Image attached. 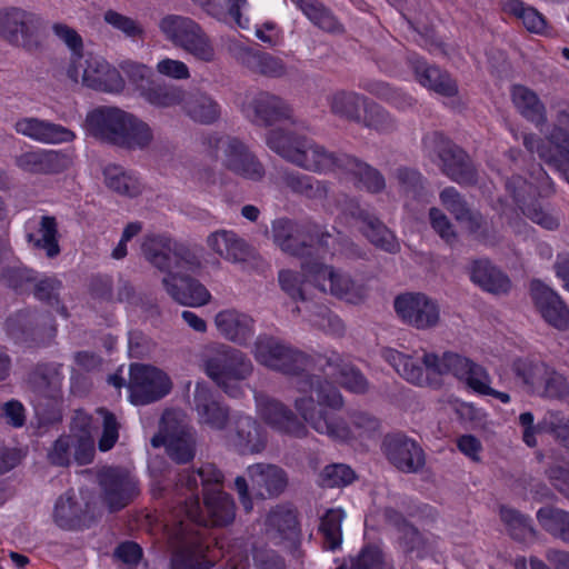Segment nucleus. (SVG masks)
<instances>
[{"instance_id": "nucleus-40", "label": "nucleus", "mask_w": 569, "mask_h": 569, "mask_svg": "<svg viewBox=\"0 0 569 569\" xmlns=\"http://www.w3.org/2000/svg\"><path fill=\"white\" fill-rule=\"evenodd\" d=\"M511 99L527 120L536 126L543 124L547 121L546 107L535 91L522 84H515L511 88Z\"/></svg>"}, {"instance_id": "nucleus-10", "label": "nucleus", "mask_w": 569, "mask_h": 569, "mask_svg": "<svg viewBox=\"0 0 569 569\" xmlns=\"http://www.w3.org/2000/svg\"><path fill=\"white\" fill-rule=\"evenodd\" d=\"M522 143L530 153L538 157L560 173L569 183V129L553 122L545 140L533 133L523 136Z\"/></svg>"}, {"instance_id": "nucleus-24", "label": "nucleus", "mask_w": 569, "mask_h": 569, "mask_svg": "<svg viewBox=\"0 0 569 569\" xmlns=\"http://www.w3.org/2000/svg\"><path fill=\"white\" fill-rule=\"evenodd\" d=\"M13 128L17 133L42 144L68 143L76 138L69 128L37 117L19 118Z\"/></svg>"}, {"instance_id": "nucleus-53", "label": "nucleus", "mask_w": 569, "mask_h": 569, "mask_svg": "<svg viewBox=\"0 0 569 569\" xmlns=\"http://www.w3.org/2000/svg\"><path fill=\"white\" fill-rule=\"evenodd\" d=\"M103 21L110 28L130 39H139L144 34V30L138 20L113 9L103 12Z\"/></svg>"}, {"instance_id": "nucleus-12", "label": "nucleus", "mask_w": 569, "mask_h": 569, "mask_svg": "<svg viewBox=\"0 0 569 569\" xmlns=\"http://www.w3.org/2000/svg\"><path fill=\"white\" fill-rule=\"evenodd\" d=\"M241 112L257 126H278L274 129H282L284 132H292L287 127L297 122L291 106L282 98L268 92L246 97L241 104Z\"/></svg>"}, {"instance_id": "nucleus-25", "label": "nucleus", "mask_w": 569, "mask_h": 569, "mask_svg": "<svg viewBox=\"0 0 569 569\" xmlns=\"http://www.w3.org/2000/svg\"><path fill=\"white\" fill-rule=\"evenodd\" d=\"M221 162L238 176L253 181L260 180L264 170L248 148L237 140L220 142Z\"/></svg>"}, {"instance_id": "nucleus-42", "label": "nucleus", "mask_w": 569, "mask_h": 569, "mask_svg": "<svg viewBox=\"0 0 569 569\" xmlns=\"http://www.w3.org/2000/svg\"><path fill=\"white\" fill-rule=\"evenodd\" d=\"M182 110L192 120L200 123H212L219 119L221 108L219 103L210 96L197 92L184 97Z\"/></svg>"}, {"instance_id": "nucleus-51", "label": "nucleus", "mask_w": 569, "mask_h": 569, "mask_svg": "<svg viewBox=\"0 0 569 569\" xmlns=\"http://www.w3.org/2000/svg\"><path fill=\"white\" fill-rule=\"evenodd\" d=\"M306 17L320 29L328 32H340L342 26L338 20L318 1L316 0H297Z\"/></svg>"}, {"instance_id": "nucleus-61", "label": "nucleus", "mask_w": 569, "mask_h": 569, "mask_svg": "<svg viewBox=\"0 0 569 569\" xmlns=\"http://www.w3.org/2000/svg\"><path fill=\"white\" fill-rule=\"evenodd\" d=\"M365 126L379 132H388L395 128L389 113L377 103H365Z\"/></svg>"}, {"instance_id": "nucleus-47", "label": "nucleus", "mask_w": 569, "mask_h": 569, "mask_svg": "<svg viewBox=\"0 0 569 569\" xmlns=\"http://www.w3.org/2000/svg\"><path fill=\"white\" fill-rule=\"evenodd\" d=\"M446 361L448 375L465 380L472 390L476 387V380L486 378V370L480 365L457 352L446 351Z\"/></svg>"}, {"instance_id": "nucleus-59", "label": "nucleus", "mask_w": 569, "mask_h": 569, "mask_svg": "<svg viewBox=\"0 0 569 569\" xmlns=\"http://www.w3.org/2000/svg\"><path fill=\"white\" fill-rule=\"evenodd\" d=\"M343 512L340 509H331L321 518L320 531L330 549H336L341 542V522Z\"/></svg>"}, {"instance_id": "nucleus-49", "label": "nucleus", "mask_w": 569, "mask_h": 569, "mask_svg": "<svg viewBox=\"0 0 569 569\" xmlns=\"http://www.w3.org/2000/svg\"><path fill=\"white\" fill-rule=\"evenodd\" d=\"M140 96L154 107L170 108L182 106L186 92L181 88L150 83L147 89H142Z\"/></svg>"}, {"instance_id": "nucleus-20", "label": "nucleus", "mask_w": 569, "mask_h": 569, "mask_svg": "<svg viewBox=\"0 0 569 569\" xmlns=\"http://www.w3.org/2000/svg\"><path fill=\"white\" fill-rule=\"evenodd\" d=\"M13 162L24 173L50 176L68 170L73 163V156L62 150L32 148L17 154Z\"/></svg>"}, {"instance_id": "nucleus-21", "label": "nucleus", "mask_w": 569, "mask_h": 569, "mask_svg": "<svg viewBox=\"0 0 569 569\" xmlns=\"http://www.w3.org/2000/svg\"><path fill=\"white\" fill-rule=\"evenodd\" d=\"M530 298L546 323L559 331L569 329V307L557 291L540 280H532Z\"/></svg>"}, {"instance_id": "nucleus-11", "label": "nucleus", "mask_w": 569, "mask_h": 569, "mask_svg": "<svg viewBox=\"0 0 569 569\" xmlns=\"http://www.w3.org/2000/svg\"><path fill=\"white\" fill-rule=\"evenodd\" d=\"M153 447H166L169 457L179 463L194 456V440L188 428L187 417L180 410H167L161 419L158 435L151 439Z\"/></svg>"}, {"instance_id": "nucleus-18", "label": "nucleus", "mask_w": 569, "mask_h": 569, "mask_svg": "<svg viewBox=\"0 0 569 569\" xmlns=\"http://www.w3.org/2000/svg\"><path fill=\"white\" fill-rule=\"evenodd\" d=\"M395 310L403 322L419 330L435 328L440 320L438 305L420 292H408L395 299Z\"/></svg>"}, {"instance_id": "nucleus-3", "label": "nucleus", "mask_w": 569, "mask_h": 569, "mask_svg": "<svg viewBox=\"0 0 569 569\" xmlns=\"http://www.w3.org/2000/svg\"><path fill=\"white\" fill-rule=\"evenodd\" d=\"M309 392L296 399V409L302 418L319 433L327 435L335 440H345L349 437V429L345 421L337 416L342 407V398L329 382L309 383Z\"/></svg>"}, {"instance_id": "nucleus-39", "label": "nucleus", "mask_w": 569, "mask_h": 569, "mask_svg": "<svg viewBox=\"0 0 569 569\" xmlns=\"http://www.w3.org/2000/svg\"><path fill=\"white\" fill-rule=\"evenodd\" d=\"M358 221L361 222V231L372 244L390 253L399 250L392 232L375 214L361 210L358 212Z\"/></svg>"}, {"instance_id": "nucleus-62", "label": "nucleus", "mask_w": 569, "mask_h": 569, "mask_svg": "<svg viewBox=\"0 0 569 569\" xmlns=\"http://www.w3.org/2000/svg\"><path fill=\"white\" fill-rule=\"evenodd\" d=\"M120 69L140 93L142 89L148 88L144 83L152 78V69L149 66L133 60H124L120 63Z\"/></svg>"}, {"instance_id": "nucleus-57", "label": "nucleus", "mask_w": 569, "mask_h": 569, "mask_svg": "<svg viewBox=\"0 0 569 569\" xmlns=\"http://www.w3.org/2000/svg\"><path fill=\"white\" fill-rule=\"evenodd\" d=\"M538 397L555 400H565L569 397V380L553 367L548 368Z\"/></svg>"}, {"instance_id": "nucleus-55", "label": "nucleus", "mask_w": 569, "mask_h": 569, "mask_svg": "<svg viewBox=\"0 0 569 569\" xmlns=\"http://www.w3.org/2000/svg\"><path fill=\"white\" fill-rule=\"evenodd\" d=\"M222 557L226 559L224 569H250L251 545L242 539H237L227 546L221 545Z\"/></svg>"}, {"instance_id": "nucleus-13", "label": "nucleus", "mask_w": 569, "mask_h": 569, "mask_svg": "<svg viewBox=\"0 0 569 569\" xmlns=\"http://www.w3.org/2000/svg\"><path fill=\"white\" fill-rule=\"evenodd\" d=\"M172 569H210L212 562L207 558L208 543L202 533L193 525L183 523L173 532Z\"/></svg>"}, {"instance_id": "nucleus-8", "label": "nucleus", "mask_w": 569, "mask_h": 569, "mask_svg": "<svg viewBox=\"0 0 569 569\" xmlns=\"http://www.w3.org/2000/svg\"><path fill=\"white\" fill-rule=\"evenodd\" d=\"M64 73L73 83L108 93H119L126 86L117 68L103 57L92 53L71 57Z\"/></svg>"}, {"instance_id": "nucleus-23", "label": "nucleus", "mask_w": 569, "mask_h": 569, "mask_svg": "<svg viewBox=\"0 0 569 569\" xmlns=\"http://www.w3.org/2000/svg\"><path fill=\"white\" fill-rule=\"evenodd\" d=\"M39 19L18 7L0 9V37L18 47H29L38 29Z\"/></svg>"}, {"instance_id": "nucleus-29", "label": "nucleus", "mask_w": 569, "mask_h": 569, "mask_svg": "<svg viewBox=\"0 0 569 569\" xmlns=\"http://www.w3.org/2000/svg\"><path fill=\"white\" fill-rule=\"evenodd\" d=\"M218 332L227 340L244 346L254 335L253 319L236 309H224L214 316Z\"/></svg>"}, {"instance_id": "nucleus-9", "label": "nucleus", "mask_w": 569, "mask_h": 569, "mask_svg": "<svg viewBox=\"0 0 569 569\" xmlns=\"http://www.w3.org/2000/svg\"><path fill=\"white\" fill-rule=\"evenodd\" d=\"M425 151L441 161L442 172L452 181L471 186L477 182V170L470 157L442 133L435 131L422 139Z\"/></svg>"}, {"instance_id": "nucleus-30", "label": "nucleus", "mask_w": 569, "mask_h": 569, "mask_svg": "<svg viewBox=\"0 0 569 569\" xmlns=\"http://www.w3.org/2000/svg\"><path fill=\"white\" fill-rule=\"evenodd\" d=\"M267 536L278 545L296 546L299 537L297 515L293 509L279 506L264 520Z\"/></svg>"}, {"instance_id": "nucleus-48", "label": "nucleus", "mask_w": 569, "mask_h": 569, "mask_svg": "<svg viewBox=\"0 0 569 569\" xmlns=\"http://www.w3.org/2000/svg\"><path fill=\"white\" fill-rule=\"evenodd\" d=\"M152 140L153 132L150 126L132 114L127 130L120 136L119 147L129 150H143L151 144Z\"/></svg>"}, {"instance_id": "nucleus-6", "label": "nucleus", "mask_w": 569, "mask_h": 569, "mask_svg": "<svg viewBox=\"0 0 569 569\" xmlns=\"http://www.w3.org/2000/svg\"><path fill=\"white\" fill-rule=\"evenodd\" d=\"M163 38L196 60L210 63L217 58L216 48L203 28L193 19L181 14H167L159 20Z\"/></svg>"}, {"instance_id": "nucleus-44", "label": "nucleus", "mask_w": 569, "mask_h": 569, "mask_svg": "<svg viewBox=\"0 0 569 569\" xmlns=\"http://www.w3.org/2000/svg\"><path fill=\"white\" fill-rule=\"evenodd\" d=\"M381 357L407 381L418 386L427 382L423 368L412 357L391 348H385Z\"/></svg>"}, {"instance_id": "nucleus-33", "label": "nucleus", "mask_w": 569, "mask_h": 569, "mask_svg": "<svg viewBox=\"0 0 569 569\" xmlns=\"http://www.w3.org/2000/svg\"><path fill=\"white\" fill-rule=\"evenodd\" d=\"M27 239L34 248L42 249L52 258L60 252L58 244V226L53 217L42 216L26 223Z\"/></svg>"}, {"instance_id": "nucleus-54", "label": "nucleus", "mask_w": 569, "mask_h": 569, "mask_svg": "<svg viewBox=\"0 0 569 569\" xmlns=\"http://www.w3.org/2000/svg\"><path fill=\"white\" fill-rule=\"evenodd\" d=\"M507 8L511 14L522 21L528 31L540 33L545 30L546 20L533 7L527 6L520 0H509Z\"/></svg>"}, {"instance_id": "nucleus-15", "label": "nucleus", "mask_w": 569, "mask_h": 569, "mask_svg": "<svg viewBox=\"0 0 569 569\" xmlns=\"http://www.w3.org/2000/svg\"><path fill=\"white\" fill-rule=\"evenodd\" d=\"M130 401L147 405L168 395L172 388L169 376L159 368L136 363L130 367Z\"/></svg>"}, {"instance_id": "nucleus-37", "label": "nucleus", "mask_w": 569, "mask_h": 569, "mask_svg": "<svg viewBox=\"0 0 569 569\" xmlns=\"http://www.w3.org/2000/svg\"><path fill=\"white\" fill-rule=\"evenodd\" d=\"M272 233L274 243L289 254H303L309 246L306 241L305 229L290 220L279 219L274 221Z\"/></svg>"}, {"instance_id": "nucleus-14", "label": "nucleus", "mask_w": 569, "mask_h": 569, "mask_svg": "<svg viewBox=\"0 0 569 569\" xmlns=\"http://www.w3.org/2000/svg\"><path fill=\"white\" fill-rule=\"evenodd\" d=\"M204 510L200 509L198 497H190L177 512V518L186 516L193 523L202 526H226L234 519V503L229 495L222 491L204 493Z\"/></svg>"}, {"instance_id": "nucleus-41", "label": "nucleus", "mask_w": 569, "mask_h": 569, "mask_svg": "<svg viewBox=\"0 0 569 569\" xmlns=\"http://www.w3.org/2000/svg\"><path fill=\"white\" fill-rule=\"evenodd\" d=\"M548 368V363L530 357L518 358L512 363L515 376L521 380L529 393L536 396L540 391Z\"/></svg>"}, {"instance_id": "nucleus-46", "label": "nucleus", "mask_w": 569, "mask_h": 569, "mask_svg": "<svg viewBox=\"0 0 569 569\" xmlns=\"http://www.w3.org/2000/svg\"><path fill=\"white\" fill-rule=\"evenodd\" d=\"M540 526L555 538L569 546V512L551 506L537 511Z\"/></svg>"}, {"instance_id": "nucleus-45", "label": "nucleus", "mask_w": 569, "mask_h": 569, "mask_svg": "<svg viewBox=\"0 0 569 569\" xmlns=\"http://www.w3.org/2000/svg\"><path fill=\"white\" fill-rule=\"evenodd\" d=\"M103 176L107 187L120 194L136 197L143 189L140 179L121 167L108 166L103 171Z\"/></svg>"}, {"instance_id": "nucleus-1", "label": "nucleus", "mask_w": 569, "mask_h": 569, "mask_svg": "<svg viewBox=\"0 0 569 569\" xmlns=\"http://www.w3.org/2000/svg\"><path fill=\"white\" fill-rule=\"evenodd\" d=\"M141 251L152 266L166 273L162 284L176 302L192 308L210 302L211 295L208 289L191 277L199 263L188 253L173 251L169 238L146 236L141 242Z\"/></svg>"}, {"instance_id": "nucleus-27", "label": "nucleus", "mask_w": 569, "mask_h": 569, "mask_svg": "<svg viewBox=\"0 0 569 569\" xmlns=\"http://www.w3.org/2000/svg\"><path fill=\"white\" fill-rule=\"evenodd\" d=\"M103 499L111 510L127 506L138 495L136 479L129 473L117 469H108L100 476Z\"/></svg>"}, {"instance_id": "nucleus-52", "label": "nucleus", "mask_w": 569, "mask_h": 569, "mask_svg": "<svg viewBox=\"0 0 569 569\" xmlns=\"http://www.w3.org/2000/svg\"><path fill=\"white\" fill-rule=\"evenodd\" d=\"M500 518L515 540L523 541L535 535L531 519L515 509L501 507Z\"/></svg>"}, {"instance_id": "nucleus-5", "label": "nucleus", "mask_w": 569, "mask_h": 569, "mask_svg": "<svg viewBox=\"0 0 569 569\" xmlns=\"http://www.w3.org/2000/svg\"><path fill=\"white\" fill-rule=\"evenodd\" d=\"M267 146L291 163L313 172H328L342 166L345 158L328 152L322 146L295 132L273 129L266 134Z\"/></svg>"}, {"instance_id": "nucleus-56", "label": "nucleus", "mask_w": 569, "mask_h": 569, "mask_svg": "<svg viewBox=\"0 0 569 569\" xmlns=\"http://www.w3.org/2000/svg\"><path fill=\"white\" fill-rule=\"evenodd\" d=\"M396 178L400 191L405 197L418 200L425 196V179L416 169L406 167L398 168L396 171Z\"/></svg>"}, {"instance_id": "nucleus-63", "label": "nucleus", "mask_w": 569, "mask_h": 569, "mask_svg": "<svg viewBox=\"0 0 569 569\" xmlns=\"http://www.w3.org/2000/svg\"><path fill=\"white\" fill-rule=\"evenodd\" d=\"M353 470L343 463L327 466L320 475V483L323 487H341L353 480Z\"/></svg>"}, {"instance_id": "nucleus-34", "label": "nucleus", "mask_w": 569, "mask_h": 569, "mask_svg": "<svg viewBox=\"0 0 569 569\" xmlns=\"http://www.w3.org/2000/svg\"><path fill=\"white\" fill-rule=\"evenodd\" d=\"M206 243L213 254L232 263L243 261L249 256L248 244L231 230L211 232Z\"/></svg>"}, {"instance_id": "nucleus-28", "label": "nucleus", "mask_w": 569, "mask_h": 569, "mask_svg": "<svg viewBox=\"0 0 569 569\" xmlns=\"http://www.w3.org/2000/svg\"><path fill=\"white\" fill-rule=\"evenodd\" d=\"M256 402L258 413L273 429L296 437L306 433L305 426L279 401L259 395L256 397Z\"/></svg>"}, {"instance_id": "nucleus-22", "label": "nucleus", "mask_w": 569, "mask_h": 569, "mask_svg": "<svg viewBox=\"0 0 569 569\" xmlns=\"http://www.w3.org/2000/svg\"><path fill=\"white\" fill-rule=\"evenodd\" d=\"M131 117L132 113L116 107H100L87 114L86 126L90 134L119 146Z\"/></svg>"}, {"instance_id": "nucleus-4", "label": "nucleus", "mask_w": 569, "mask_h": 569, "mask_svg": "<svg viewBox=\"0 0 569 569\" xmlns=\"http://www.w3.org/2000/svg\"><path fill=\"white\" fill-rule=\"evenodd\" d=\"M200 366L211 380L233 398L242 393V382L253 369L242 351L219 342L202 348Z\"/></svg>"}, {"instance_id": "nucleus-17", "label": "nucleus", "mask_w": 569, "mask_h": 569, "mask_svg": "<svg viewBox=\"0 0 569 569\" xmlns=\"http://www.w3.org/2000/svg\"><path fill=\"white\" fill-rule=\"evenodd\" d=\"M252 352L259 363L284 373H297L307 361L301 352L268 336L258 337Z\"/></svg>"}, {"instance_id": "nucleus-38", "label": "nucleus", "mask_w": 569, "mask_h": 569, "mask_svg": "<svg viewBox=\"0 0 569 569\" xmlns=\"http://www.w3.org/2000/svg\"><path fill=\"white\" fill-rule=\"evenodd\" d=\"M248 475L261 496H277L287 486L284 472L276 466L253 465L248 468Z\"/></svg>"}, {"instance_id": "nucleus-26", "label": "nucleus", "mask_w": 569, "mask_h": 569, "mask_svg": "<svg viewBox=\"0 0 569 569\" xmlns=\"http://www.w3.org/2000/svg\"><path fill=\"white\" fill-rule=\"evenodd\" d=\"M221 162L238 176L253 181L260 180L264 170L248 148L237 140L220 142Z\"/></svg>"}, {"instance_id": "nucleus-64", "label": "nucleus", "mask_w": 569, "mask_h": 569, "mask_svg": "<svg viewBox=\"0 0 569 569\" xmlns=\"http://www.w3.org/2000/svg\"><path fill=\"white\" fill-rule=\"evenodd\" d=\"M389 565L378 545H367L358 555V569H386Z\"/></svg>"}, {"instance_id": "nucleus-35", "label": "nucleus", "mask_w": 569, "mask_h": 569, "mask_svg": "<svg viewBox=\"0 0 569 569\" xmlns=\"http://www.w3.org/2000/svg\"><path fill=\"white\" fill-rule=\"evenodd\" d=\"M412 70L418 82L445 97H453L458 92L456 81L446 71L436 66H429L419 58L410 59Z\"/></svg>"}, {"instance_id": "nucleus-2", "label": "nucleus", "mask_w": 569, "mask_h": 569, "mask_svg": "<svg viewBox=\"0 0 569 569\" xmlns=\"http://www.w3.org/2000/svg\"><path fill=\"white\" fill-rule=\"evenodd\" d=\"M94 420L83 411H77L71 423L70 433L57 439L48 451L52 465L64 467L73 458L79 465H88L94 456V435L101 419L103 432L99 440V449L108 451L118 440V423L113 415L104 409L97 410Z\"/></svg>"}, {"instance_id": "nucleus-32", "label": "nucleus", "mask_w": 569, "mask_h": 569, "mask_svg": "<svg viewBox=\"0 0 569 569\" xmlns=\"http://www.w3.org/2000/svg\"><path fill=\"white\" fill-rule=\"evenodd\" d=\"M229 438L242 453H254L263 449L266 437L257 422L248 416H239L229 429Z\"/></svg>"}, {"instance_id": "nucleus-7", "label": "nucleus", "mask_w": 569, "mask_h": 569, "mask_svg": "<svg viewBox=\"0 0 569 569\" xmlns=\"http://www.w3.org/2000/svg\"><path fill=\"white\" fill-rule=\"evenodd\" d=\"M306 281L313 282L321 291L330 292L340 299H346L352 288V284L341 273L318 261L305 262L301 276L292 270L279 272L281 289L295 300L305 299L302 287Z\"/></svg>"}, {"instance_id": "nucleus-36", "label": "nucleus", "mask_w": 569, "mask_h": 569, "mask_svg": "<svg viewBox=\"0 0 569 569\" xmlns=\"http://www.w3.org/2000/svg\"><path fill=\"white\" fill-rule=\"evenodd\" d=\"M194 401L200 423L217 430L224 428L228 421L227 411L212 398L210 390L204 385L196 386Z\"/></svg>"}, {"instance_id": "nucleus-31", "label": "nucleus", "mask_w": 569, "mask_h": 569, "mask_svg": "<svg viewBox=\"0 0 569 569\" xmlns=\"http://www.w3.org/2000/svg\"><path fill=\"white\" fill-rule=\"evenodd\" d=\"M471 281L483 291L500 296L511 289V280L502 270L488 259L473 260L469 267Z\"/></svg>"}, {"instance_id": "nucleus-16", "label": "nucleus", "mask_w": 569, "mask_h": 569, "mask_svg": "<svg viewBox=\"0 0 569 569\" xmlns=\"http://www.w3.org/2000/svg\"><path fill=\"white\" fill-rule=\"evenodd\" d=\"M506 190L521 212L532 222L547 230H556L560 226V218L546 211L537 200L538 189L521 176H513L506 181Z\"/></svg>"}, {"instance_id": "nucleus-50", "label": "nucleus", "mask_w": 569, "mask_h": 569, "mask_svg": "<svg viewBox=\"0 0 569 569\" xmlns=\"http://www.w3.org/2000/svg\"><path fill=\"white\" fill-rule=\"evenodd\" d=\"M198 480L203 487V495L207 491H220L218 488H211V485H218L222 481V473L213 465H204L197 471H188L182 476L181 486H184L187 491L193 496L194 490L198 488Z\"/></svg>"}, {"instance_id": "nucleus-43", "label": "nucleus", "mask_w": 569, "mask_h": 569, "mask_svg": "<svg viewBox=\"0 0 569 569\" xmlns=\"http://www.w3.org/2000/svg\"><path fill=\"white\" fill-rule=\"evenodd\" d=\"M82 513V500L76 492L68 491L57 499L52 517L60 528L72 529L80 522Z\"/></svg>"}, {"instance_id": "nucleus-19", "label": "nucleus", "mask_w": 569, "mask_h": 569, "mask_svg": "<svg viewBox=\"0 0 569 569\" xmlns=\"http://www.w3.org/2000/svg\"><path fill=\"white\" fill-rule=\"evenodd\" d=\"M381 448L387 460L400 472L417 473L426 465L421 446L405 433L387 435Z\"/></svg>"}, {"instance_id": "nucleus-60", "label": "nucleus", "mask_w": 569, "mask_h": 569, "mask_svg": "<svg viewBox=\"0 0 569 569\" xmlns=\"http://www.w3.org/2000/svg\"><path fill=\"white\" fill-rule=\"evenodd\" d=\"M399 545L406 555L415 553L418 558H423L428 549L427 540L412 525L400 532Z\"/></svg>"}, {"instance_id": "nucleus-58", "label": "nucleus", "mask_w": 569, "mask_h": 569, "mask_svg": "<svg viewBox=\"0 0 569 569\" xmlns=\"http://www.w3.org/2000/svg\"><path fill=\"white\" fill-rule=\"evenodd\" d=\"M539 426L551 433L562 447L569 449V418L561 411H547Z\"/></svg>"}]
</instances>
